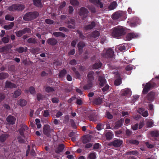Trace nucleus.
<instances>
[{"label":"nucleus","mask_w":159,"mask_h":159,"mask_svg":"<svg viewBox=\"0 0 159 159\" xmlns=\"http://www.w3.org/2000/svg\"><path fill=\"white\" fill-rule=\"evenodd\" d=\"M130 143L133 144H135L136 145H138L139 143L138 141L136 140H131L130 141Z\"/></svg>","instance_id":"nucleus-59"},{"label":"nucleus","mask_w":159,"mask_h":159,"mask_svg":"<svg viewBox=\"0 0 159 159\" xmlns=\"http://www.w3.org/2000/svg\"><path fill=\"white\" fill-rule=\"evenodd\" d=\"M146 145L147 147L149 148H152L154 147V145H153L150 144L147 142L146 143Z\"/></svg>","instance_id":"nucleus-58"},{"label":"nucleus","mask_w":159,"mask_h":159,"mask_svg":"<svg viewBox=\"0 0 159 159\" xmlns=\"http://www.w3.org/2000/svg\"><path fill=\"white\" fill-rule=\"evenodd\" d=\"M64 148V145L61 144L60 145L58 148L57 150L56 151V152L57 153H59L61 152Z\"/></svg>","instance_id":"nucleus-29"},{"label":"nucleus","mask_w":159,"mask_h":159,"mask_svg":"<svg viewBox=\"0 0 159 159\" xmlns=\"http://www.w3.org/2000/svg\"><path fill=\"white\" fill-rule=\"evenodd\" d=\"M45 90L48 92H51L53 91H54V89L51 87H47L46 88Z\"/></svg>","instance_id":"nucleus-50"},{"label":"nucleus","mask_w":159,"mask_h":159,"mask_svg":"<svg viewBox=\"0 0 159 159\" xmlns=\"http://www.w3.org/2000/svg\"><path fill=\"white\" fill-rule=\"evenodd\" d=\"M138 112L144 117H146L148 116V114L147 111H144L142 108H139L138 110Z\"/></svg>","instance_id":"nucleus-12"},{"label":"nucleus","mask_w":159,"mask_h":159,"mask_svg":"<svg viewBox=\"0 0 159 159\" xmlns=\"http://www.w3.org/2000/svg\"><path fill=\"white\" fill-rule=\"evenodd\" d=\"M101 64L100 62L95 63L93 66V68L94 69H97L101 67Z\"/></svg>","instance_id":"nucleus-40"},{"label":"nucleus","mask_w":159,"mask_h":159,"mask_svg":"<svg viewBox=\"0 0 159 159\" xmlns=\"http://www.w3.org/2000/svg\"><path fill=\"white\" fill-rule=\"evenodd\" d=\"M89 119H90V120L93 121H95L97 120V117H94L93 116H90Z\"/></svg>","instance_id":"nucleus-60"},{"label":"nucleus","mask_w":159,"mask_h":159,"mask_svg":"<svg viewBox=\"0 0 159 159\" xmlns=\"http://www.w3.org/2000/svg\"><path fill=\"white\" fill-rule=\"evenodd\" d=\"M95 25V22H92L90 24L85 26L84 27V29L85 30L91 29H93Z\"/></svg>","instance_id":"nucleus-17"},{"label":"nucleus","mask_w":159,"mask_h":159,"mask_svg":"<svg viewBox=\"0 0 159 159\" xmlns=\"http://www.w3.org/2000/svg\"><path fill=\"white\" fill-rule=\"evenodd\" d=\"M98 80L100 82V85L101 86H103L106 84V80L105 78L101 76H99Z\"/></svg>","instance_id":"nucleus-22"},{"label":"nucleus","mask_w":159,"mask_h":159,"mask_svg":"<svg viewBox=\"0 0 159 159\" xmlns=\"http://www.w3.org/2000/svg\"><path fill=\"white\" fill-rule=\"evenodd\" d=\"M121 83V80L120 78L116 80L115 81V84L116 86L119 85Z\"/></svg>","instance_id":"nucleus-45"},{"label":"nucleus","mask_w":159,"mask_h":159,"mask_svg":"<svg viewBox=\"0 0 159 159\" xmlns=\"http://www.w3.org/2000/svg\"><path fill=\"white\" fill-rule=\"evenodd\" d=\"M16 10L20 11L23 10L25 7L23 5L18 4H16Z\"/></svg>","instance_id":"nucleus-36"},{"label":"nucleus","mask_w":159,"mask_h":159,"mask_svg":"<svg viewBox=\"0 0 159 159\" xmlns=\"http://www.w3.org/2000/svg\"><path fill=\"white\" fill-rule=\"evenodd\" d=\"M52 101L53 103H57L58 102V99L57 98H53L52 100Z\"/></svg>","instance_id":"nucleus-63"},{"label":"nucleus","mask_w":159,"mask_h":159,"mask_svg":"<svg viewBox=\"0 0 159 159\" xmlns=\"http://www.w3.org/2000/svg\"><path fill=\"white\" fill-rule=\"evenodd\" d=\"M122 143L123 141L122 140L116 139L111 142L110 145H113L116 147H119L122 144Z\"/></svg>","instance_id":"nucleus-7"},{"label":"nucleus","mask_w":159,"mask_h":159,"mask_svg":"<svg viewBox=\"0 0 159 159\" xmlns=\"http://www.w3.org/2000/svg\"><path fill=\"white\" fill-rule=\"evenodd\" d=\"M28 129V127L26 125H24L21 129L19 130L20 133L21 135H23V130H26Z\"/></svg>","instance_id":"nucleus-38"},{"label":"nucleus","mask_w":159,"mask_h":159,"mask_svg":"<svg viewBox=\"0 0 159 159\" xmlns=\"http://www.w3.org/2000/svg\"><path fill=\"white\" fill-rule=\"evenodd\" d=\"M24 34H25V32L23 30L21 31H19L16 33V35L18 37H20Z\"/></svg>","instance_id":"nucleus-47"},{"label":"nucleus","mask_w":159,"mask_h":159,"mask_svg":"<svg viewBox=\"0 0 159 159\" xmlns=\"http://www.w3.org/2000/svg\"><path fill=\"white\" fill-rule=\"evenodd\" d=\"M54 36L56 37L62 36L63 37H65V35L61 32H56L53 33Z\"/></svg>","instance_id":"nucleus-33"},{"label":"nucleus","mask_w":159,"mask_h":159,"mask_svg":"<svg viewBox=\"0 0 159 159\" xmlns=\"http://www.w3.org/2000/svg\"><path fill=\"white\" fill-rule=\"evenodd\" d=\"M117 6V4L116 2H114L111 3L109 6L108 8L110 10H112L116 8Z\"/></svg>","instance_id":"nucleus-28"},{"label":"nucleus","mask_w":159,"mask_h":159,"mask_svg":"<svg viewBox=\"0 0 159 159\" xmlns=\"http://www.w3.org/2000/svg\"><path fill=\"white\" fill-rule=\"evenodd\" d=\"M50 131V126L49 125H44L43 128L44 133L46 135H48Z\"/></svg>","instance_id":"nucleus-15"},{"label":"nucleus","mask_w":159,"mask_h":159,"mask_svg":"<svg viewBox=\"0 0 159 159\" xmlns=\"http://www.w3.org/2000/svg\"><path fill=\"white\" fill-rule=\"evenodd\" d=\"M123 15V12L121 11H119L114 14L112 16V18L113 19H116L121 17Z\"/></svg>","instance_id":"nucleus-9"},{"label":"nucleus","mask_w":159,"mask_h":159,"mask_svg":"<svg viewBox=\"0 0 159 159\" xmlns=\"http://www.w3.org/2000/svg\"><path fill=\"white\" fill-rule=\"evenodd\" d=\"M14 23L13 22H11L9 25H5L4 26V28L6 30H10L12 28L13 26Z\"/></svg>","instance_id":"nucleus-31"},{"label":"nucleus","mask_w":159,"mask_h":159,"mask_svg":"<svg viewBox=\"0 0 159 159\" xmlns=\"http://www.w3.org/2000/svg\"><path fill=\"white\" fill-rule=\"evenodd\" d=\"M8 135L7 134H3L0 135V141L2 142H4L8 137Z\"/></svg>","instance_id":"nucleus-20"},{"label":"nucleus","mask_w":159,"mask_h":159,"mask_svg":"<svg viewBox=\"0 0 159 159\" xmlns=\"http://www.w3.org/2000/svg\"><path fill=\"white\" fill-rule=\"evenodd\" d=\"M122 120H120L116 123L114 127L115 129H117L120 128L122 125Z\"/></svg>","instance_id":"nucleus-23"},{"label":"nucleus","mask_w":159,"mask_h":159,"mask_svg":"<svg viewBox=\"0 0 159 159\" xmlns=\"http://www.w3.org/2000/svg\"><path fill=\"white\" fill-rule=\"evenodd\" d=\"M5 87L6 88H16V85L12 83L7 81L6 82Z\"/></svg>","instance_id":"nucleus-16"},{"label":"nucleus","mask_w":159,"mask_h":159,"mask_svg":"<svg viewBox=\"0 0 159 159\" xmlns=\"http://www.w3.org/2000/svg\"><path fill=\"white\" fill-rule=\"evenodd\" d=\"M113 51L111 49H108L107 50L104 49L102 53V56L105 57H112L113 56Z\"/></svg>","instance_id":"nucleus-4"},{"label":"nucleus","mask_w":159,"mask_h":159,"mask_svg":"<svg viewBox=\"0 0 159 159\" xmlns=\"http://www.w3.org/2000/svg\"><path fill=\"white\" fill-rule=\"evenodd\" d=\"M113 134L111 132H108L106 133V139L108 140H110L111 139L113 136Z\"/></svg>","instance_id":"nucleus-19"},{"label":"nucleus","mask_w":159,"mask_h":159,"mask_svg":"<svg viewBox=\"0 0 159 159\" xmlns=\"http://www.w3.org/2000/svg\"><path fill=\"white\" fill-rule=\"evenodd\" d=\"M66 73V71L65 70H63L60 72L59 74V76L61 77L64 76Z\"/></svg>","instance_id":"nucleus-42"},{"label":"nucleus","mask_w":159,"mask_h":159,"mask_svg":"<svg viewBox=\"0 0 159 159\" xmlns=\"http://www.w3.org/2000/svg\"><path fill=\"white\" fill-rule=\"evenodd\" d=\"M109 89V86L108 85H106L102 89V91L104 92L107 91Z\"/></svg>","instance_id":"nucleus-55"},{"label":"nucleus","mask_w":159,"mask_h":159,"mask_svg":"<svg viewBox=\"0 0 159 159\" xmlns=\"http://www.w3.org/2000/svg\"><path fill=\"white\" fill-rule=\"evenodd\" d=\"M29 91L31 94H35L34 88L33 87L31 86L29 88Z\"/></svg>","instance_id":"nucleus-48"},{"label":"nucleus","mask_w":159,"mask_h":159,"mask_svg":"<svg viewBox=\"0 0 159 159\" xmlns=\"http://www.w3.org/2000/svg\"><path fill=\"white\" fill-rule=\"evenodd\" d=\"M8 76V74L5 73H0V80H2L7 78Z\"/></svg>","instance_id":"nucleus-26"},{"label":"nucleus","mask_w":159,"mask_h":159,"mask_svg":"<svg viewBox=\"0 0 159 159\" xmlns=\"http://www.w3.org/2000/svg\"><path fill=\"white\" fill-rule=\"evenodd\" d=\"M9 40V37L8 36L7 37L3 38L2 39V41L4 43H7Z\"/></svg>","instance_id":"nucleus-49"},{"label":"nucleus","mask_w":159,"mask_h":159,"mask_svg":"<svg viewBox=\"0 0 159 159\" xmlns=\"http://www.w3.org/2000/svg\"><path fill=\"white\" fill-rule=\"evenodd\" d=\"M47 41L48 44L52 45H54L57 43V40L54 39H49Z\"/></svg>","instance_id":"nucleus-18"},{"label":"nucleus","mask_w":159,"mask_h":159,"mask_svg":"<svg viewBox=\"0 0 159 159\" xmlns=\"http://www.w3.org/2000/svg\"><path fill=\"white\" fill-rule=\"evenodd\" d=\"M27 48L26 47L24 48L22 47H20L19 48H17L16 49V51H17L19 53H22L24 51L26 52L27 50Z\"/></svg>","instance_id":"nucleus-24"},{"label":"nucleus","mask_w":159,"mask_h":159,"mask_svg":"<svg viewBox=\"0 0 159 159\" xmlns=\"http://www.w3.org/2000/svg\"><path fill=\"white\" fill-rule=\"evenodd\" d=\"M84 46L85 44L83 42H80L78 44L77 46L80 52H81L82 49Z\"/></svg>","instance_id":"nucleus-30"},{"label":"nucleus","mask_w":159,"mask_h":159,"mask_svg":"<svg viewBox=\"0 0 159 159\" xmlns=\"http://www.w3.org/2000/svg\"><path fill=\"white\" fill-rule=\"evenodd\" d=\"M49 115V113L48 110H45L44 111L43 116L44 117H48Z\"/></svg>","instance_id":"nucleus-57"},{"label":"nucleus","mask_w":159,"mask_h":159,"mask_svg":"<svg viewBox=\"0 0 159 159\" xmlns=\"http://www.w3.org/2000/svg\"><path fill=\"white\" fill-rule=\"evenodd\" d=\"M91 136L89 135H85L83 138V143H86L89 142L91 141Z\"/></svg>","instance_id":"nucleus-13"},{"label":"nucleus","mask_w":159,"mask_h":159,"mask_svg":"<svg viewBox=\"0 0 159 159\" xmlns=\"http://www.w3.org/2000/svg\"><path fill=\"white\" fill-rule=\"evenodd\" d=\"M70 2L71 5L73 6H78L79 2L77 0H70Z\"/></svg>","instance_id":"nucleus-39"},{"label":"nucleus","mask_w":159,"mask_h":159,"mask_svg":"<svg viewBox=\"0 0 159 159\" xmlns=\"http://www.w3.org/2000/svg\"><path fill=\"white\" fill-rule=\"evenodd\" d=\"M132 92L130 89L129 88H126L122 89L121 91V94L122 96L130 95L131 94Z\"/></svg>","instance_id":"nucleus-6"},{"label":"nucleus","mask_w":159,"mask_h":159,"mask_svg":"<svg viewBox=\"0 0 159 159\" xmlns=\"http://www.w3.org/2000/svg\"><path fill=\"white\" fill-rule=\"evenodd\" d=\"M99 36V33L98 31H95L93 32L92 35L88 36V38L91 37L95 38Z\"/></svg>","instance_id":"nucleus-21"},{"label":"nucleus","mask_w":159,"mask_h":159,"mask_svg":"<svg viewBox=\"0 0 159 159\" xmlns=\"http://www.w3.org/2000/svg\"><path fill=\"white\" fill-rule=\"evenodd\" d=\"M27 42L30 43H36L35 39L33 38H30L28 39Z\"/></svg>","instance_id":"nucleus-46"},{"label":"nucleus","mask_w":159,"mask_h":159,"mask_svg":"<svg viewBox=\"0 0 159 159\" xmlns=\"http://www.w3.org/2000/svg\"><path fill=\"white\" fill-rule=\"evenodd\" d=\"M102 102V99L101 98H99L96 99L95 101V103L97 104H100Z\"/></svg>","instance_id":"nucleus-53"},{"label":"nucleus","mask_w":159,"mask_h":159,"mask_svg":"<svg viewBox=\"0 0 159 159\" xmlns=\"http://www.w3.org/2000/svg\"><path fill=\"white\" fill-rule=\"evenodd\" d=\"M94 72L93 71L89 72L88 74V84L84 87L85 89H89L91 88L92 85V81L93 80V75Z\"/></svg>","instance_id":"nucleus-3"},{"label":"nucleus","mask_w":159,"mask_h":159,"mask_svg":"<svg viewBox=\"0 0 159 159\" xmlns=\"http://www.w3.org/2000/svg\"><path fill=\"white\" fill-rule=\"evenodd\" d=\"M68 17H66L65 15H61V19L62 20H65V22H67V20H68Z\"/></svg>","instance_id":"nucleus-54"},{"label":"nucleus","mask_w":159,"mask_h":159,"mask_svg":"<svg viewBox=\"0 0 159 159\" xmlns=\"http://www.w3.org/2000/svg\"><path fill=\"white\" fill-rule=\"evenodd\" d=\"M68 23H71L72 24V25H68V27L70 28H75V25H74V21L73 20H70V21H68Z\"/></svg>","instance_id":"nucleus-35"},{"label":"nucleus","mask_w":159,"mask_h":159,"mask_svg":"<svg viewBox=\"0 0 159 159\" xmlns=\"http://www.w3.org/2000/svg\"><path fill=\"white\" fill-rule=\"evenodd\" d=\"M6 120L10 124L13 125L15 124L16 119L14 116H9L7 117Z\"/></svg>","instance_id":"nucleus-8"},{"label":"nucleus","mask_w":159,"mask_h":159,"mask_svg":"<svg viewBox=\"0 0 159 159\" xmlns=\"http://www.w3.org/2000/svg\"><path fill=\"white\" fill-rule=\"evenodd\" d=\"M34 4L35 6L38 7H41L42 3L40 0H33Z\"/></svg>","instance_id":"nucleus-25"},{"label":"nucleus","mask_w":159,"mask_h":159,"mask_svg":"<svg viewBox=\"0 0 159 159\" xmlns=\"http://www.w3.org/2000/svg\"><path fill=\"white\" fill-rule=\"evenodd\" d=\"M153 123L152 120H150L147 122V125L148 128H150L153 126Z\"/></svg>","instance_id":"nucleus-44"},{"label":"nucleus","mask_w":159,"mask_h":159,"mask_svg":"<svg viewBox=\"0 0 159 159\" xmlns=\"http://www.w3.org/2000/svg\"><path fill=\"white\" fill-rule=\"evenodd\" d=\"M39 14L37 12H29L26 14L23 17V19L26 21L31 20L36 18L38 16Z\"/></svg>","instance_id":"nucleus-2"},{"label":"nucleus","mask_w":159,"mask_h":159,"mask_svg":"<svg viewBox=\"0 0 159 159\" xmlns=\"http://www.w3.org/2000/svg\"><path fill=\"white\" fill-rule=\"evenodd\" d=\"M138 35L134 33H130L127 34L126 37V40L129 41L132 38H134L138 37Z\"/></svg>","instance_id":"nucleus-10"},{"label":"nucleus","mask_w":159,"mask_h":159,"mask_svg":"<svg viewBox=\"0 0 159 159\" xmlns=\"http://www.w3.org/2000/svg\"><path fill=\"white\" fill-rule=\"evenodd\" d=\"M124 30L121 26L116 27L113 29L111 32V36L115 38H118L124 34Z\"/></svg>","instance_id":"nucleus-1"},{"label":"nucleus","mask_w":159,"mask_h":159,"mask_svg":"<svg viewBox=\"0 0 159 159\" xmlns=\"http://www.w3.org/2000/svg\"><path fill=\"white\" fill-rule=\"evenodd\" d=\"M100 145L98 143H96L95 144L93 148L94 149H98L100 148Z\"/></svg>","instance_id":"nucleus-64"},{"label":"nucleus","mask_w":159,"mask_h":159,"mask_svg":"<svg viewBox=\"0 0 159 159\" xmlns=\"http://www.w3.org/2000/svg\"><path fill=\"white\" fill-rule=\"evenodd\" d=\"M116 50L118 49L120 51H123L125 49V47L124 45H122L116 47Z\"/></svg>","instance_id":"nucleus-41"},{"label":"nucleus","mask_w":159,"mask_h":159,"mask_svg":"<svg viewBox=\"0 0 159 159\" xmlns=\"http://www.w3.org/2000/svg\"><path fill=\"white\" fill-rule=\"evenodd\" d=\"M96 158L95 154L94 152H92L88 155L87 159H96Z\"/></svg>","instance_id":"nucleus-27"},{"label":"nucleus","mask_w":159,"mask_h":159,"mask_svg":"<svg viewBox=\"0 0 159 159\" xmlns=\"http://www.w3.org/2000/svg\"><path fill=\"white\" fill-rule=\"evenodd\" d=\"M16 4L13 5L8 8V10L10 11H14L16 10Z\"/></svg>","instance_id":"nucleus-34"},{"label":"nucleus","mask_w":159,"mask_h":159,"mask_svg":"<svg viewBox=\"0 0 159 159\" xmlns=\"http://www.w3.org/2000/svg\"><path fill=\"white\" fill-rule=\"evenodd\" d=\"M88 10L85 8L82 7H81L79 12V15L82 16L83 18H85L87 16V14L88 13Z\"/></svg>","instance_id":"nucleus-5"},{"label":"nucleus","mask_w":159,"mask_h":159,"mask_svg":"<svg viewBox=\"0 0 159 159\" xmlns=\"http://www.w3.org/2000/svg\"><path fill=\"white\" fill-rule=\"evenodd\" d=\"M18 103L21 106H24L26 104V102L25 100L21 99L19 101Z\"/></svg>","instance_id":"nucleus-32"},{"label":"nucleus","mask_w":159,"mask_h":159,"mask_svg":"<svg viewBox=\"0 0 159 159\" xmlns=\"http://www.w3.org/2000/svg\"><path fill=\"white\" fill-rule=\"evenodd\" d=\"M45 22L47 24H52L54 23V21L53 20L50 19H46Z\"/></svg>","instance_id":"nucleus-51"},{"label":"nucleus","mask_w":159,"mask_h":159,"mask_svg":"<svg viewBox=\"0 0 159 159\" xmlns=\"http://www.w3.org/2000/svg\"><path fill=\"white\" fill-rule=\"evenodd\" d=\"M21 94V90L19 89L16 90L15 93L13 95L14 97L16 98L19 96Z\"/></svg>","instance_id":"nucleus-37"},{"label":"nucleus","mask_w":159,"mask_h":159,"mask_svg":"<svg viewBox=\"0 0 159 159\" xmlns=\"http://www.w3.org/2000/svg\"><path fill=\"white\" fill-rule=\"evenodd\" d=\"M152 87V85L150 83H148L146 84L143 89V93H146L149 91L150 89Z\"/></svg>","instance_id":"nucleus-11"},{"label":"nucleus","mask_w":159,"mask_h":159,"mask_svg":"<svg viewBox=\"0 0 159 159\" xmlns=\"http://www.w3.org/2000/svg\"><path fill=\"white\" fill-rule=\"evenodd\" d=\"M151 134L153 136L157 137L158 136V134L157 131H152L151 132Z\"/></svg>","instance_id":"nucleus-62"},{"label":"nucleus","mask_w":159,"mask_h":159,"mask_svg":"<svg viewBox=\"0 0 159 159\" xmlns=\"http://www.w3.org/2000/svg\"><path fill=\"white\" fill-rule=\"evenodd\" d=\"M127 154H132L134 155H136L138 154V152L137 151H131L127 153Z\"/></svg>","instance_id":"nucleus-56"},{"label":"nucleus","mask_w":159,"mask_h":159,"mask_svg":"<svg viewBox=\"0 0 159 159\" xmlns=\"http://www.w3.org/2000/svg\"><path fill=\"white\" fill-rule=\"evenodd\" d=\"M24 31V32H25V34L26 33H31V31L30 29L29 28H25L23 30Z\"/></svg>","instance_id":"nucleus-61"},{"label":"nucleus","mask_w":159,"mask_h":159,"mask_svg":"<svg viewBox=\"0 0 159 159\" xmlns=\"http://www.w3.org/2000/svg\"><path fill=\"white\" fill-rule=\"evenodd\" d=\"M106 115L107 118L109 119H111L113 117V116L109 112L107 111L106 113Z\"/></svg>","instance_id":"nucleus-52"},{"label":"nucleus","mask_w":159,"mask_h":159,"mask_svg":"<svg viewBox=\"0 0 159 159\" xmlns=\"http://www.w3.org/2000/svg\"><path fill=\"white\" fill-rule=\"evenodd\" d=\"M89 1L91 2L96 5L98 6H99L101 8L103 7L102 4L99 0H89Z\"/></svg>","instance_id":"nucleus-14"},{"label":"nucleus","mask_w":159,"mask_h":159,"mask_svg":"<svg viewBox=\"0 0 159 159\" xmlns=\"http://www.w3.org/2000/svg\"><path fill=\"white\" fill-rule=\"evenodd\" d=\"M6 20L13 21L14 20V18L10 15H7L5 17Z\"/></svg>","instance_id":"nucleus-43"}]
</instances>
